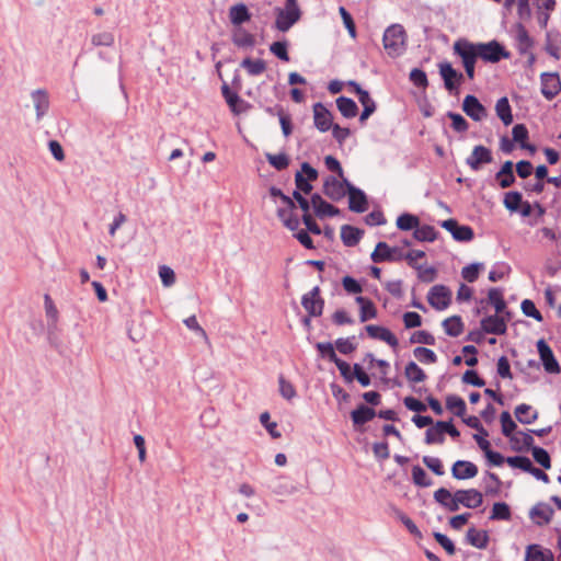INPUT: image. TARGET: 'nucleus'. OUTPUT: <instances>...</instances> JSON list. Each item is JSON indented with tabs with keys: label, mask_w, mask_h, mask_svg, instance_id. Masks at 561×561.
I'll use <instances>...</instances> for the list:
<instances>
[{
	"label": "nucleus",
	"mask_w": 561,
	"mask_h": 561,
	"mask_svg": "<svg viewBox=\"0 0 561 561\" xmlns=\"http://www.w3.org/2000/svg\"><path fill=\"white\" fill-rule=\"evenodd\" d=\"M232 42L236 46L242 48L253 47L255 45L254 36L243 28H238L232 35Z\"/></svg>",
	"instance_id": "nucleus-42"
},
{
	"label": "nucleus",
	"mask_w": 561,
	"mask_h": 561,
	"mask_svg": "<svg viewBox=\"0 0 561 561\" xmlns=\"http://www.w3.org/2000/svg\"><path fill=\"white\" fill-rule=\"evenodd\" d=\"M397 518L405 526V528L409 530L411 535L417 538H422V533L415 525V523L402 511L396 508L394 510Z\"/></svg>",
	"instance_id": "nucleus-57"
},
{
	"label": "nucleus",
	"mask_w": 561,
	"mask_h": 561,
	"mask_svg": "<svg viewBox=\"0 0 561 561\" xmlns=\"http://www.w3.org/2000/svg\"><path fill=\"white\" fill-rule=\"evenodd\" d=\"M541 93L551 101L561 92V80L558 72H542L540 76Z\"/></svg>",
	"instance_id": "nucleus-12"
},
{
	"label": "nucleus",
	"mask_w": 561,
	"mask_h": 561,
	"mask_svg": "<svg viewBox=\"0 0 561 561\" xmlns=\"http://www.w3.org/2000/svg\"><path fill=\"white\" fill-rule=\"evenodd\" d=\"M483 454L490 467H501L506 462V458L500 451L493 450L491 447L484 450Z\"/></svg>",
	"instance_id": "nucleus-64"
},
{
	"label": "nucleus",
	"mask_w": 561,
	"mask_h": 561,
	"mask_svg": "<svg viewBox=\"0 0 561 561\" xmlns=\"http://www.w3.org/2000/svg\"><path fill=\"white\" fill-rule=\"evenodd\" d=\"M229 19L233 25L240 26L251 19V13L244 3H237L229 9Z\"/></svg>",
	"instance_id": "nucleus-29"
},
{
	"label": "nucleus",
	"mask_w": 561,
	"mask_h": 561,
	"mask_svg": "<svg viewBox=\"0 0 561 561\" xmlns=\"http://www.w3.org/2000/svg\"><path fill=\"white\" fill-rule=\"evenodd\" d=\"M485 479H490L491 481H493V484L485 485L484 494L486 496H497L501 492V486L503 484L500 477L494 472L485 471L484 480Z\"/></svg>",
	"instance_id": "nucleus-49"
},
{
	"label": "nucleus",
	"mask_w": 561,
	"mask_h": 561,
	"mask_svg": "<svg viewBox=\"0 0 561 561\" xmlns=\"http://www.w3.org/2000/svg\"><path fill=\"white\" fill-rule=\"evenodd\" d=\"M355 301L360 306V322H366L377 317V309L371 300L363 296H357L355 298Z\"/></svg>",
	"instance_id": "nucleus-32"
},
{
	"label": "nucleus",
	"mask_w": 561,
	"mask_h": 561,
	"mask_svg": "<svg viewBox=\"0 0 561 561\" xmlns=\"http://www.w3.org/2000/svg\"><path fill=\"white\" fill-rule=\"evenodd\" d=\"M410 81L417 88L425 90L428 85L426 72L420 68H414L410 72Z\"/></svg>",
	"instance_id": "nucleus-60"
},
{
	"label": "nucleus",
	"mask_w": 561,
	"mask_h": 561,
	"mask_svg": "<svg viewBox=\"0 0 561 561\" xmlns=\"http://www.w3.org/2000/svg\"><path fill=\"white\" fill-rule=\"evenodd\" d=\"M265 158L267 162L277 171L287 169L290 162L289 157L284 152L278 154L266 152Z\"/></svg>",
	"instance_id": "nucleus-47"
},
{
	"label": "nucleus",
	"mask_w": 561,
	"mask_h": 561,
	"mask_svg": "<svg viewBox=\"0 0 561 561\" xmlns=\"http://www.w3.org/2000/svg\"><path fill=\"white\" fill-rule=\"evenodd\" d=\"M412 481L419 488H428L433 485V480L428 477L427 472L419 465L412 467Z\"/></svg>",
	"instance_id": "nucleus-44"
},
{
	"label": "nucleus",
	"mask_w": 561,
	"mask_h": 561,
	"mask_svg": "<svg viewBox=\"0 0 561 561\" xmlns=\"http://www.w3.org/2000/svg\"><path fill=\"white\" fill-rule=\"evenodd\" d=\"M478 467L469 460H457L451 466V476L457 480H468L478 474Z\"/></svg>",
	"instance_id": "nucleus-20"
},
{
	"label": "nucleus",
	"mask_w": 561,
	"mask_h": 561,
	"mask_svg": "<svg viewBox=\"0 0 561 561\" xmlns=\"http://www.w3.org/2000/svg\"><path fill=\"white\" fill-rule=\"evenodd\" d=\"M531 455L534 460L543 469L548 470L551 468V457L545 448L540 446L534 447L531 450Z\"/></svg>",
	"instance_id": "nucleus-54"
},
{
	"label": "nucleus",
	"mask_w": 561,
	"mask_h": 561,
	"mask_svg": "<svg viewBox=\"0 0 561 561\" xmlns=\"http://www.w3.org/2000/svg\"><path fill=\"white\" fill-rule=\"evenodd\" d=\"M422 461L426 466V468H428L434 474L443 476L445 473L443 462L439 458L424 456Z\"/></svg>",
	"instance_id": "nucleus-61"
},
{
	"label": "nucleus",
	"mask_w": 561,
	"mask_h": 561,
	"mask_svg": "<svg viewBox=\"0 0 561 561\" xmlns=\"http://www.w3.org/2000/svg\"><path fill=\"white\" fill-rule=\"evenodd\" d=\"M413 237L421 242H433L437 238V231L433 226L419 225L417 228L413 231Z\"/></svg>",
	"instance_id": "nucleus-45"
},
{
	"label": "nucleus",
	"mask_w": 561,
	"mask_h": 561,
	"mask_svg": "<svg viewBox=\"0 0 561 561\" xmlns=\"http://www.w3.org/2000/svg\"><path fill=\"white\" fill-rule=\"evenodd\" d=\"M403 402L407 409L416 413L412 416L411 421H434L428 415H421V413L425 412L427 409V407L421 400L414 397H407L404 398Z\"/></svg>",
	"instance_id": "nucleus-30"
},
{
	"label": "nucleus",
	"mask_w": 561,
	"mask_h": 561,
	"mask_svg": "<svg viewBox=\"0 0 561 561\" xmlns=\"http://www.w3.org/2000/svg\"><path fill=\"white\" fill-rule=\"evenodd\" d=\"M359 103L363 105V112L359 116L360 124H364L368 117L376 111V102L370 98L369 92L360 93L358 98Z\"/></svg>",
	"instance_id": "nucleus-41"
},
{
	"label": "nucleus",
	"mask_w": 561,
	"mask_h": 561,
	"mask_svg": "<svg viewBox=\"0 0 561 561\" xmlns=\"http://www.w3.org/2000/svg\"><path fill=\"white\" fill-rule=\"evenodd\" d=\"M525 561H554V556L550 549L531 543L526 548Z\"/></svg>",
	"instance_id": "nucleus-25"
},
{
	"label": "nucleus",
	"mask_w": 561,
	"mask_h": 561,
	"mask_svg": "<svg viewBox=\"0 0 561 561\" xmlns=\"http://www.w3.org/2000/svg\"><path fill=\"white\" fill-rule=\"evenodd\" d=\"M506 463L514 469H519L527 473H530V470L535 467L530 458L523 455L506 457Z\"/></svg>",
	"instance_id": "nucleus-40"
},
{
	"label": "nucleus",
	"mask_w": 561,
	"mask_h": 561,
	"mask_svg": "<svg viewBox=\"0 0 561 561\" xmlns=\"http://www.w3.org/2000/svg\"><path fill=\"white\" fill-rule=\"evenodd\" d=\"M404 375L412 382H423L426 379L424 370L414 362H409L407 364Z\"/></svg>",
	"instance_id": "nucleus-48"
},
{
	"label": "nucleus",
	"mask_w": 561,
	"mask_h": 561,
	"mask_svg": "<svg viewBox=\"0 0 561 561\" xmlns=\"http://www.w3.org/2000/svg\"><path fill=\"white\" fill-rule=\"evenodd\" d=\"M428 304L436 310H445L451 302V291L445 285H434L427 294Z\"/></svg>",
	"instance_id": "nucleus-8"
},
{
	"label": "nucleus",
	"mask_w": 561,
	"mask_h": 561,
	"mask_svg": "<svg viewBox=\"0 0 561 561\" xmlns=\"http://www.w3.org/2000/svg\"><path fill=\"white\" fill-rule=\"evenodd\" d=\"M336 106L342 116L345 118H353L358 113V106L351 98L340 96L336 99Z\"/></svg>",
	"instance_id": "nucleus-35"
},
{
	"label": "nucleus",
	"mask_w": 561,
	"mask_h": 561,
	"mask_svg": "<svg viewBox=\"0 0 561 561\" xmlns=\"http://www.w3.org/2000/svg\"><path fill=\"white\" fill-rule=\"evenodd\" d=\"M446 408L455 416L461 417V421H480L478 416H469L467 419L463 417V415L466 413V402L459 396H456V394L448 396L446 398Z\"/></svg>",
	"instance_id": "nucleus-23"
},
{
	"label": "nucleus",
	"mask_w": 561,
	"mask_h": 561,
	"mask_svg": "<svg viewBox=\"0 0 561 561\" xmlns=\"http://www.w3.org/2000/svg\"><path fill=\"white\" fill-rule=\"evenodd\" d=\"M433 537L436 542L446 551L448 556H454L457 551L454 541L445 534L434 531Z\"/></svg>",
	"instance_id": "nucleus-55"
},
{
	"label": "nucleus",
	"mask_w": 561,
	"mask_h": 561,
	"mask_svg": "<svg viewBox=\"0 0 561 561\" xmlns=\"http://www.w3.org/2000/svg\"><path fill=\"white\" fill-rule=\"evenodd\" d=\"M516 421H536L538 417L537 411H533L531 405L522 403L515 408L514 411Z\"/></svg>",
	"instance_id": "nucleus-52"
},
{
	"label": "nucleus",
	"mask_w": 561,
	"mask_h": 561,
	"mask_svg": "<svg viewBox=\"0 0 561 561\" xmlns=\"http://www.w3.org/2000/svg\"><path fill=\"white\" fill-rule=\"evenodd\" d=\"M351 416L352 421H373V419L376 416V411L373 408L362 403L352 411Z\"/></svg>",
	"instance_id": "nucleus-51"
},
{
	"label": "nucleus",
	"mask_w": 561,
	"mask_h": 561,
	"mask_svg": "<svg viewBox=\"0 0 561 561\" xmlns=\"http://www.w3.org/2000/svg\"><path fill=\"white\" fill-rule=\"evenodd\" d=\"M480 324L482 332L486 334L503 335L507 330L505 319L500 317L499 313L484 317Z\"/></svg>",
	"instance_id": "nucleus-18"
},
{
	"label": "nucleus",
	"mask_w": 561,
	"mask_h": 561,
	"mask_svg": "<svg viewBox=\"0 0 561 561\" xmlns=\"http://www.w3.org/2000/svg\"><path fill=\"white\" fill-rule=\"evenodd\" d=\"M488 304L494 307L495 313L505 311L506 301L503 297V289L499 287L490 288L488 291Z\"/></svg>",
	"instance_id": "nucleus-39"
},
{
	"label": "nucleus",
	"mask_w": 561,
	"mask_h": 561,
	"mask_svg": "<svg viewBox=\"0 0 561 561\" xmlns=\"http://www.w3.org/2000/svg\"><path fill=\"white\" fill-rule=\"evenodd\" d=\"M439 76L444 81L445 89L451 95L459 94V87L465 81V76L462 72L456 70L453 65L448 61H443L438 64Z\"/></svg>",
	"instance_id": "nucleus-5"
},
{
	"label": "nucleus",
	"mask_w": 561,
	"mask_h": 561,
	"mask_svg": "<svg viewBox=\"0 0 561 561\" xmlns=\"http://www.w3.org/2000/svg\"><path fill=\"white\" fill-rule=\"evenodd\" d=\"M484 267L482 263H471L461 270V276L469 283L478 279L480 271Z\"/></svg>",
	"instance_id": "nucleus-59"
},
{
	"label": "nucleus",
	"mask_w": 561,
	"mask_h": 561,
	"mask_svg": "<svg viewBox=\"0 0 561 561\" xmlns=\"http://www.w3.org/2000/svg\"><path fill=\"white\" fill-rule=\"evenodd\" d=\"M522 311L526 317H530L536 321H542V314L536 308L535 304L530 299H524L520 305Z\"/></svg>",
	"instance_id": "nucleus-62"
},
{
	"label": "nucleus",
	"mask_w": 561,
	"mask_h": 561,
	"mask_svg": "<svg viewBox=\"0 0 561 561\" xmlns=\"http://www.w3.org/2000/svg\"><path fill=\"white\" fill-rule=\"evenodd\" d=\"M495 112L497 117L505 126H508L513 123L514 118L512 114V107L506 96H503L496 101Z\"/></svg>",
	"instance_id": "nucleus-34"
},
{
	"label": "nucleus",
	"mask_w": 561,
	"mask_h": 561,
	"mask_svg": "<svg viewBox=\"0 0 561 561\" xmlns=\"http://www.w3.org/2000/svg\"><path fill=\"white\" fill-rule=\"evenodd\" d=\"M314 214L320 219H323L325 217H334L340 214V209L332 204L324 201L321 206L316 207Z\"/></svg>",
	"instance_id": "nucleus-63"
},
{
	"label": "nucleus",
	"mask_w": 561,
	"mask_h": 561,
	"mask_svg": "<svg viewBox=\"0 0 561 561\" xmlns=\"http://www.w3.org/2000/svg\"><path fill=\"white\" fill-rule=\"evenodd\" d=\"M492 161V151L482 145L476 146L470 156L466 159V163L472 171H479L483 164L491 163Z\"/></svg>",
	"instance_id": "nucleus-14"
},
{
	"label": "nucleus",
	"mask_w": 561,
	"mask_h": 561,
	"mask_svg": "<svg viewBox=\"0 0 561 561\" xmlns=\"http://www.w3.org/2000/svg\"><path fill=\"white\" fill-rule=\"evenodd\" d=\"M413 355L424 364H435L437 362V356L431 348L424 346H417L413 351Z\"/></svg>",
	"instance_id": "nucleus-56"
},
{
	"label": "nucleus",
	"mask_w": 561,
	"mask_h": 561,
	"mask_svg": "<svg viewBox=\"0 0 561 561\" xmlns=\"http://www.w3.org/2000/svg\"><path fill=\"white\" fill-rule=\"evenodd\" d=\"M301 305L309 317H320L323 312L324 300L320 297V287L316 286L301 298Z\"/></svg>",
	"instance_id": "nucleus-9"
},
{
	"label": "nucleus",
	"mask_w": 561,
	"mask_h": 561,
	"mask_svg": "<svg viewBox=\"0 0 561 561\" xmlns=\"http://www.w3.org/2000/svg\"><path fill=\"white\" fill-rule=\"evenodd\" d=\"M490 520L494 522H510L512 519V510L506 502H495L492 506Z\"/></svg>",
	"instance_id": "nucleus-33"
},
{
	"label": "nucleus",
	"mask_w": 561,
	"mask_h": 561,
	"mask_svg": "<svg viewBox=\"0 0 561 561\" xmlns=\"http://www.w3.org/2000/svg\"><path fill=\"white\" fill-rule=\"evenodd\" d=\"M364 234V230L351 226L343 225L341 227V239L345 247H355L359 243L362 237Z\"/></svg>",
	"instance_id": "nucleus-28"
},
{
	"label": "nucleus",
	"mask_w": 561,
	"mask_h": 561,
	"mask_svg": "<svg viewBox=\"0 0 561 561\" xmlns=\"http://www.w3.org/2000/svg\"><path fill=\"white\" fill-rule=\"evenodd\" d=\"M31 98L33 100L34 107L36 111V118L37 121H39L49 110L48 93L44 89H37L31 93Z\"/></svg>",
	"instance_id": "nucleus-24"
},
{
	"label": "nucleus",
	"mask_w": 561,
	"mask_h": 561,
	"mask_svg": "<svg viewBox=\"0 0 561 561\" xmlns=\"http://www.w3.org/2000/svg\"><path fill=\"white\" fill-rule=\"evenodd\" d=\"M397 227L402 231L415 230L420 225V218L413 214L404 213L397 218Z\"/></svg>",
	"instance_id": "nucleus-43"
},
{
	"label": "nucleus",
	"mask_w": 561,
	"mask_h": 561,
	"mask_svg": "<svg viewBox=\"0 0 561 561\" xmlns=\"http://www.w3.org/2000/svg\"><path fill=\"white\" fill-rule=\"evenodd\" d=\"M294 210L295 209H289L286 207L277 209V217L280 219L283 225L291 231L298 230V227L300 225V220L294 214Z\"/></svg>",
	"instance_id": "nucleus-36"
},
{
	"label": "nucleus",
	"mask_w": 561,
	"mask_h": 561,
	"mask_svg": "<svg viewBox=\"0 0 561 561\" xmlns=\"http://www.w3.org/2000/svg\"><path fill=\"white\" fill-rule=\"evenodd\" d=\"M323 194L333 202H340L346 195L343 183L334 175H328L323 180Z\"/></svg>",
	"instance_id": "nucleus-15"
},
{
	"label": "nucleus",
	"mask_w": 561,
	"mask_h": 561,
	"mask_svg": "<svg viewBox=\"0 0 561 561\" xmlns=\"http://www.w3.org/2000/svg\"><path fill=\"white\" fill-rule=\"evenodd\" d=\"M440 226L450 232L456 241L468 242L474 238L473 229L470 226L459 225L454 218L442 221Z\"/></svg>",
	"instance_id": "nucleus-10"
},
{
	"label": "nucleus",
	"mask_w": 561,
	"mask_h": 561,
	"mask_svg": "<svg viewBox=\"0 0 561 561\" xmlns=\"http://www.w3.org/2000/svg\"><path fill=\"white\" fill-rule=\"evenodd\" d=\"M241 67L247 69L250 76H259L266 69V64L263 59H251L244 58L241 62Z\"/></svg>",
	"instance_id": "nucleus-46"
},
{
	"label": "nucleus",
	"mask_w": 561,
	"mask_h": 561,
	"mask_svg": "<svg viewBox=\"0 0 561 561\" xmlns=\"http://www.w3.org/2000/svg\"><path fill=\"white\" fill-rule=\"evenodd\" d=\"M516 39L519 54L526 55L534 46V39L529 36L526 27L522 23L516 25Z\"/></svg>",
	"instance_id": "nucleus-31"
},
{
	"label": "nucleus",
	"mask_w": 561,
	"mask_h": 561,
	"mask_svg": "<svg viewBox=\"0 0 561 561\" xmlns=\"http://www.w3.org/2000/svg\"><path fill=\"white\" fill-rule=\"evenodd\" d=\"M466 541L474 548L486 549L490 536L488 530H479L472 526L467 530Z\"/></svg>",
	"instance_id": "nucleus-27"
},
{
	"label": "nucleus",
	"mask_w": 561,
	"mask_h": 561,
	"mask_svg": "<svg viewBox=\"0 0 561 561\" xmlns=\"http://www.w3.org/2000/svg\"><path fill=\"white\" fill-rule=\"evenodd\" d=\"M365 330L369 337L383 341L391 347H397L399 344L396 335L387 328L376 324H368L365 327Z\"/></svg>",
	"instance_id": "nucleus-21"
},
{
	"label": "nucleus",
	"mask_w": 561,
	"mask_h": 561,
	"mask_svg": "<svg viewBox=\"0 0 561 561\" xmlns=\"http://www.w3.org/2000/svg\"><path fill=\"white\" fill-rule=\"evenodd\" d=\"M454 54L460 57L462 66L476 64L479 54L477 44L466 38H460L454 43Z\"/></svg>",
	"instance_id": "nucleus-7"
},
{
	"label": "nucleus",
	"mask_w": 561,
	"mask_h": 561,
	"mask_svg": "<svg viewBox=\"0 0 561 561\" xmlns=\"http://www.w3.org/2000/svg\"><path fill=\"white\" fill-rule=\"evenodd\" d=\"M370 259L375 263L398 262L403 260V252L397 247L391 248L387 242L380 241L376 244Z\"/></svg>",
	"instance_id": "nucleus-6"
},
{
	"label": "nucleus",
	"mask_w": 561,
	"mask_h": 561,
	"mask_svg": "<svg viewBox=\"0 0 561 561\" xmlns=\"http://www.w3.org/2000/svg\"><path fill=\"white\" fill-rule=\"evenodd\" d=\"M348 208L354 213H364L368 208V199L364 191L356 186L350 187Z\"/></svg>",
	"instance_id": "nucleus-22"
},
{
	"label": "nucleus",
	"mask_w": 561,
	"mask_h": 561,
	"mask_svg": "<svg viewBox=\"0 0 561 561\" xmlns=\"http://www.w3.org/2000/svg\"><path fill=\"white\" fill-rule=\"evenodd\" d=\"M419 428L427 427L425 432V444H443L445 442V435L442 426L436 423H414Z\"/></svg>",
	"instance_id": "nucleus-26"
},
{
	"label": "nucleus",
	"mask_w": 561,
	"mask_h": 561,
	"mask_svg": "<svg viewBox=\"0 0 561 561\" xmlns=\"http://www.w3.org/2000/svg\"><path fill=\"white\" fill-rule=\"evenodd\" d=\"M332 113L320 102L313 105L314 126L321 133H325L333 126Z\"/></svg>",
	"instance_id": "nucleus-17"
},
{
	"label": "nucleus",
	"mask_w": 561,
	"mask_h": 561,
	"mask_svg": "<svg viewBox=\"0 0 561 561\" xmlns=\"http://www.w3.org/2000/svg\"><path fill=\"white\" fill-rule=\"evenodd\" d=\"M479 58L484 62L496 64L502 59H508L511 53L500 42L493 39L488 43H476Z\"/></svg>",
	"instance_id": "nucleus-4"
},
{
	"label": "nucleus",
	"mask_w": 561,
	"mask_h": 561,
	"mask_svg": "<svg viewBox=\"0 0 561 561\" xmlns=\"http://www.w3.org/2000/svg\"><path fill=\"white\" fill-rule=\"evenodd\" d=\"M275 27L280 32L289 31L301 18L297 0H286L285 8H275Z\"/></svg>",
	"instance_id": "nucleus-3"
},
{
	"label": "nucleus",
	"mask_w": 561,
	"mask_h": 561,
	"mask_svg": "<svg viewBox=\"0 0 561 561\" xmlns=\"http://www.w3.org/2000/svg\"><path fill=\"white\" fill-rule=\"evenodd\" d=\"M442 324L445 333L453 337L459 336L463 331V322L459 316H451L445 319Z\"/></svg>",
	"instance_id": "nucleus-37"
},
{
	"label": "nucleus",
	"mask_w": 561,
	"mask_h": 561,
	"mask_svg": "<svg viewBox=\"0 0 561 561\" xmlns=\"http://www.w3.org/2000/svg\"><path fill=\"white\" fill-rule=\"evenodd\" d=\"M553 515L554 510L545 502H538L529 511V518L539 527L548 525Z\"/></svg>",
	"instance_id": "nucleus-16"
},
{
	"label": "nucleus",
	"mask_w": 561,
	"mask_h": 561,
	"mask_svg": "<svg viewBox=\"0 0 561 561\" xmlns=\"http://www.w3.org/2000/svg\"><path fill=\"white\" fill-rule=\"evenodd\" d=\"M469 427H472L477 431L473 434V439L476 440L478 447L484 451L491 447V443L486 439L489 436V432L483 427V423H465Z\"/></svg>",
	"instance_id": "nucleus-38"
},
{
	"label": "nucleus",
	"mask_w": 561,
	"mask_h": 561,
	"mask_svg": "<svg viewBox=\"0 0 561 561\" xmlns=\"http://www.w3.org/2000/svg\"><path fill=\"white\" fill-rule=\"evenodd\" d=\"M503 204L505 208L512 213L518 211L523 204V195L517 191L507 192L504 196Z\"/></svg>",
	"instance_id": "nucleus-50"
},
{
	"label": "nucleus",
	"mask_w": 561,
	"mask_h": 561,
	"mask_svg": "<svg viewBox=\"0 0 561 561\" xmlns=\"http://www.w3.org/2000/svg\"><path fill=\"white\" fill-rule=\"evenodd\" d=\"M316 348L322 358H325L332 363H335L339 357L334 350V344L331 342H318Z\"/></svg>",
	"instance_id": "nucleus-53"
},
{
	"label": "nucleus",
	"mask_w": 561,
	"mask_h": 561,
	"mask_svg": "<svg viewBox=\"0 0 561 561\" xmlns=\"http://www.w3.org/2000/svg\"><path fill=\"white\" fill-rule=\"evenodd\" d=\"M221 92L233 114L239 115L251 107L248 102L241 99L236 92H232L227 83L222 84Z\"/></svg>",
	"instance_id": "nucleus-19"
},
{
	"label": "nucleus",
	"mask_w": 561,
	"mask_h": 561,
	"mask_svg": "<svg viewBox=\"0 0 561 561\" xmlns=\"http://www.w3.org/2000/svg\"><path fill=\"white\" fill-rule=\"evenodd\" d=\"M270 50L278 59L289 61L288 43L287 41H277L271 44Z\"/></svg>",
	"instance_id": "nucleus-58"
},
{
	"label": "nucleus",
	"mask_w": 561,
	"mask_h": 561,
	"mask_svg": "<svg viewBox=\"0 0 561 561\" xmlns=\"http://www.w3.org/2000/svg\"><path fill=\"white\" fill-rule=\"evenodd\" d=\"M434 501L447 512H457L460 506L474 510L483 504V493L478 489H459L454 493L447 488H439L433 494Z\"/></svg>",
	"instance_id": "nucleus-1"
},
{
	"label": "nucleus",
	"mask_w": 561,
	"mask_h": 561,
	"mask_svg": "<svg viewBox=\"0 0 561 561\" xmlns=\"http://www.w3.org/2000/svg\"><path fill=\"white\" fill-rule=\"evenodd\" d=\"M407 34L402 25L392 24L386 28L382 37L383 48L391 57H397L402 54Z\"/></svg>",
	"instance_id": "nucleus-2"
},
{
	"label": "nucleus",
	"mask_w": 561,
	"mask_h": 561,
	"mask_svg": "<svg viewBox=\"0 0 561 561\" xmlns=\"http://www.w3.org/2000/svg\"><path fill=\"white\" fill-rule=\"evenodd\" d=\"M462 111L474 122H481L488 116L485 106L472 94L465 96L462 101Z\"/></svg>",
	"instance_id": "nucleus-13"
},
{
	"label": "nucleus",
	"mask_w": 561,
	"mask_h": 561,
	"mask_svg": "<svg viewBox=\"0 0 561 561\" xmlns=\"http://www.w3.org/2000/svg\"><path fill=\"white\" fill-rule=\"evenodd\" d=\"M537 351L545 370L549 374H559L561 368L548 343L540 339L537 342Z\"/></svg>",
	"instance_id": "nucleus-11"
}]
</instances>
